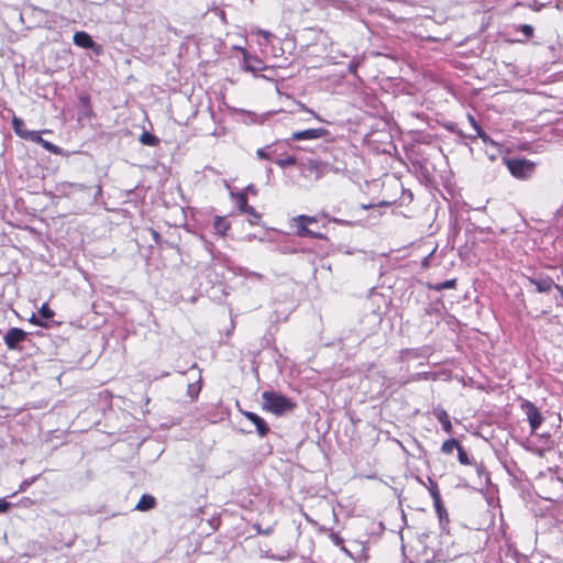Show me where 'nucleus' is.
I'll return each instance as SVG.
<instances>
[{"label":"nucleus","mask_w":563,"mask_h":563,"mask_svg":"<svg viewBox=\"0 0 563 563\" xmlns=\"http://www.w3.org/2000/svg\"><path fill=\"white\" fill-rule=\"evenodd\" d=\"M262 398L264 409L277 416L295 408V404L289 398L275 391H264Z\"/></svg>","instance_id":"obj_1"},{"label":"nucleus","mask_w":563,"mask_h":563,"mask_svg":"<svg viewBox=\"0 0 563 563\" xmlns=\"http://www.w3.org/2000/svg\"><path fill=\"white\" fill-rule=\"evenodd\" d=\"M308 169L320 178L329 173L340 174L346 172V164L342 161H334L333 163L323 159H309Z\"/></svg>","instance_id":"obj_2"},{"label":"nucleus","mask_w":563,"mask_h":563,"mask_svg":"<svg viewBox=\"0 0 563 563\" xmlns=\"http://www.w3.org/2000/svg\"><path fill=\"white\" fill-rule=\"evenodd\" d=\"M510 174L518 179H528L534 172V164L528 159L505 158Z\"/></svg>","instance_id":"obj_3"},{"label":"nucleus","mask_w":563,"mask_h":563,"mask_svg":"<svg viewBox=\"0 0 563 563\" xmlns=\"http://www.w3.org/2000/svg\"><path fill=\"white\" fill-rule=\"evenodd\" d=\"M529 283L536 286L538 292H549L553 288L559 291V297L556 298V305L563 306V287L556 285L552 278L548 276L532 277L529 278Z\"/></svg>","instance_id":"obj_4"},{"label":"nucleus","mask_w":563,"mask_h":563,"mask_svg":"<svg viewBox=\"0 0 563 563\" xmlns=\"http://www.w3.org/2000/svg\"><path fill=\"white\" fill-rule=\"evenodd\" d=\"M521 409L527 416L531 431L536 432L543 422V417L539 411L538 407L529 400H523L521 404Z\"/></svg>","instance_id":"obj_5"},{"label":"nucleus","mask_w":563,"mask_h":563,"mask_svg":"<svg viewBox=\"0 0 563 563\" xmlns=\"http://www.w3.org/2000/svg\"><path fill=\"white\" fill-rule=\"evenodd\" d=\"M238 208L242 213H246L251 217L250 223L257 224L261 220V214L247 203V197L245 192H240L236 196Z\"/></svg>","instance_id":"obj_6"},{"label":"nucleus","mask_w":563,"mask_h":563,"mask_svg":"<svg viewBox=\"0 0 563 563\" xmlns=\"http://www.w3.org/2000/svg\"><path fill=\"white\" fill-rule=\"evenodd\" d=\"M27 336V333L20 328H11L4 335V343L9 350H18L21 342Z\"/></svg>","instance_id":"obj_7"},{"label":"nucleus","mask_w":563,"mask_h":563,"mask_svg":"<svg viewBox=\"0 0 563 563\" xmlns=\"http://www.w3.org/2000/svg\"><path fill=\"white\" fill-rule=\"evenodd\" d=\"M328 134V131L323 128L319 129H307L303 131L294 132L291 135V140L302 141V140H316L321 139Z\"/></svg>","instance_id":"obj_8"},{"label":"nucleus","mask_w":563,"mask_h":563,"mask_svg":"<svg viewBox=\"0 0 563 563\" xmlns=\"http://www.w3.org/2000/svg\"><path fill=\"white\" fill-rule=\"evenodd\" d=\"M243 415L251 421L254 423V426L256 427V430H257V433L260 434V437H265L268 431H269V428L267 426V423L265 422V420L260 417L258 415L254 413V412H251V411H243Z\"/></svg>","instance_id":"obj_9"},{"label":"nucleus","mask_w":563,"mask_h":563,"mask_svg":"<svg viewBox=\"0 0 563 563\" xmlns=\"http://www.w3.org/2000/svg\"><path fill=\"white\" fill-rule=\"evenodd\" d=\"M243 68L246 71L256 73L258 70L264 69V65L261 59H258L257 57L247 55L246 52L244 51Z\"/></svg>","instance_id":"obj_10"},{"label":"nucleus","mask_w":563,"mask_h":563,"mask_svg":"<svg viewBox=\"0 0 563 563\" xmlns=\"http://www.w3.org/2000/svg\"><path fill=\"white\" fill-rule=\"evenodd\" d=\"M434 417L439 420V422L442 424L443 430L446 433H452L453 427L450 420V417L448 412L443 408H434L433 409Z\"/></svg>","instance_id":"obj_11"},{"label":"nucleus","mask_w":563,"mask_h":563,"mask_svg":"<svg viewBox=\"0 0 563 563\" xmlns=\"http://www.w3.org/2000/svg\"><path fill=\"white\" fill-rule=\"evenodd\" d=\"M73 41L77 46L82 48H92L95 45V42L91 38V36L82 31L76 32L74 34Z\"/></svg>","instance_id":"obj_12"},{"label":"nucleus","mask_w":563,"mask_h":563,"mask_svg":"<svg viewBox=\"0 0 563 563\" xmlns=\"http://www.w3.org/2000/svg\"><path fill=\"white\" fill-rule=\"evenodd\" d=\"M231 228L230 222L225 217L217 216L213 219V229L220 235H225L228 230Z\"/></svg>","instance_id":"obj_13"},{"label":"nucleus","mask_w":563,"mask_h":563,"mask_svg":"<svg viewBox=\"0 0 563 563\" xmlns=\"http://www.w3.org/2000/svg\"><path fill=\"white\" fill-rule=\"evenodd\" d=\"M156 500L153 496L144 494L139 503L136 504L135 509L140 511H147L155 507Z\"/></svg>","instance_id":"obj_14"},{"label":"nucleus","mask_w":563,"mask_h":563,"mask_svg":"<svg viewBox=\"0 0 563 563\" xmlns=\"http://www.w3.org/2000/svg\"><path fill=\"white\" fill-rule=\"evenodd\" d=\"M12 125L14 129V132L22 139L27 140L30 133L32 131L27 130L25 128V124L22 119L14 117L12 120Z\"/></svg>","instance_id":"obj_15"},{"label":"nucleus","mask_w":563,"mask_h":563,"mask_svg":"<svg viewBox=\"0 0 563 563\" xmlns=\"http://www.w3.org/2000/svg\"><path fill=\"white\" fill-rule=\"evenodd\" d=\"M276 153H277V151L274 147V145H267L265 147L258 148L256 151V156L260 159L271 161Z\"/></svg>","instance_id":"obj_16"},{"label":"nucleus","mask_w":563,"mask_h":563,"mask_svg":"<svg viewBox=\"0 0 563 563\" xmlns=\"http://www.w3.org/2000/svg\"><path fill=\"white\" fill-rule=\"evenodd\" d=\"M140 142L143 145L156 146L159 143V139L150 132H143L140 136Z\"/></svg>","instance_id":"obj_17"},{"label":"nucleus","mask_w":563,"mask_h":563,"mask_svg":"<svg viewBox=\"0 0 563 563\" xmlns=\"http://www.w3.org/2000/svg\"><path fill=\"white\" fill-rule=\"evenodd\" d=\"M308 224H301L299 223L298 228H297V235L298 236H301V238H322V234L320 233H316L313 232L312 230L308 229L307 228Z\"/></svg>","instance_id":"obj_18"},{"label":"nucleus","mask_w":563,"mask_h":563,"mask_svg":"<svg viewBox=\"0 0 563 563\" xmlns=\"http://www.w3.org/2000/svg\"><path fill=\"white\" fill-rule=\"evenodd\" d=\"M437 515L439 517L440 523L443 525L444 522H449V515L445 510L442 500H439L438 503H433Z\"/></svg>","instance_id":"obj_19"},{"label":"nucleus","mask_w":563,"mask_h":563,"mask_svg":"<svg viewBox=\"0 0 563 563\" xmlns=\"http://www.w3.org/2000/svg\"><path fill=\"white\" fill-rule=\"evenodd\" d=\"M460 446V443L455 439L445 440L442 443L441 452L444 454H451L455 449Z\"/></svg>","instance_id":"obj_20"},{"label":"nucleus","mask_w":563,"mask_h":563,"mask_svg":"<svg viewBox=\"0 0 563 563\" xmlns=\"http://www.w3.org/2000/svg\"><path fill=\"white\" fill-rule=\"evenodd\" d=\"M456 286V279H449L442 283H438L435 285H431L430 288L435 291H442L444 289H452Z\"/></svg>","instance_id":"obj_21"},{"label":"nucleus","mask_w":563,"mask_h":563,"mask_svg":"<svg viewBox=\"0 0 563 563\" xmlns=\"http://www.w3.org/2000/svg\"><path fill=\"white\" fill-rule=\"evenodd\" d=\"M275 163L282 167V168H286V167H289V166H294L296 163H297V159L295 156H291V155H288L286 157H283V158H277L275 161Z\"/></svg>","instance_id":"obj_22"},{"label":"nucleus","mask_w":563,"mask_h":563,"mask_svg":"<svg viewBox=\"0 0 563 563\" xmlns=\"http://www.w3.org/2000/svg\"><path fill=\"white\" fill-rule=\"evenodd\" d=\"M429 482H430L429 492L432 497V500H433V503H438L439 500H441L438 484L434 483L432 479H429Z\"/></svg>","instance_id":"obj_23"},{"label":"nucleus","mask_w":563,"mask_h":563,"mask_svg":"<svg viewBox=\"0 0 563 563\" xmlns=\"http://www.w3.org/2000/svg\"><path fill=\"white\" fill-rule=\"evenodd\" d=\"M457 459H459V462L461 464H463V465L472 464L467 453L465 452V450L461 445L457 448Z\"/></svg>","instance_id":"obj_24"},{"label":"nucleus","mask_w":563,"mask_h":563,"mask_svg":"<svg viewBox=\"0 0 563 563\" xmlns=\"http://www.w3.org/2000/svg\"><path fill=\"white\" fill-rule=\"evenodd\" d=\"M200 389H201L200 385L192 383V384L188 385L187 394L190 398L195 399L198 397Z\"/></svg>","instance_id":"obj_25"},{"label":"nucleus","mask_w":563,"mask_h":563,"mask_svg":"<svg viewBox=\"0 0 563 563\" xmlns=\"http://www.w3.org/2000/svg\"><path fill=\"white\" fill-rule=\"evenodd\" d=\"M38 313L44 319H51L54 317V311L48 307L47 303H44L41 309L38 310Z\"/></svg>","instance_id":"obj_26"},{"label":"nucleus","mask_w":563,"mask_h":563,"mask_svg":"<svg viewBox=\"0 0 563 563\" xmlns=\"http://www.w3.org/2000/svg\"><path fill=\"white\" fill-rule=\"evenodd\" d=\"M42 146H43L46 151H48V152H51V153H53V154H60V152H62L60 147H58L57 145H55V144H53V143H51V142L46 141V140H44V141H43Z\"/></svg>","instance_id":"obj_27"},{"label":"nucleus","mask_w":563,"mask_h":563,"mask_svg":"<svg viewBox=\"0 0 563 563\" xmlns=\"http://www.w3.org/2000/svg\"><path fill=\"white\" fill-rule=\"evenodd\" d=\"M69 188H70V194H74L76 191H82V192H88L90 191V188L86 187L85 185H81V184H70L69 185Z\"/></svg>","instance_id":"obj_28"},{"label":"nucleus","mask_w":563,"mask_h":563,"mask_svg":"<svg viewBox=\"0 0 563 563\" xmlns=\"http://www.w3.org/2000/svg\"><path fill=\"white\" fill-rule=\"evenodd\" d=\"M29 141L35 142L40 145L43 144L44 139L41 136L38 131H32L27 137Z\"/></svg>","instance_id":"obj_29"},{"label":"nucleus","mask_w":563,"mask_h":563,"mask_svg":"<svg viewBox=\"0 0 563 563\" xmlns=\"http://www.w3.org/2000/svg\"><path fill=\"white\" fill-rule=\"evenodd\" d=\"M294 221H297L301 224H309L316 222V219L308 216H298L297 218L294 219Z\"/></svg>","instance_id":"obj_30"},{"label":"nucleus","mask_w":563,"mask_h":563,"mask_svg":"<svg viewBox=\"0 0 563 563\" xmlns=\"http://www.w3.org/2000/svg\"><path fill=\"white\" fill-rule=\"evenodd\" d=\"M520 31L526 35V37H531L533 35V27L529 24L520 25Z\"/></svg>","instance_id":"obj_31"},{"label":"nucleus","mask_w":563,"mask_h":563,"mask_svg":"<svg viewBox=\"0 0 563 563\" xmlns=\"http://www.w3.org/2000/svg\"><path fill=\"white\" fill-rule=\"evenodd\" d=\"M475 134L468 135L471 140H475L477 137H481V134L485 133V131L482 129V126L478 124L474 128Z\"/></svg>","instance_id":"obj_32"},{"label":"nucleus","mask_w":563,"mask_h":563,"mask_svg":"<svg viewBox=\"0 0 563 563\" xmlns=\"http://www.w3.org/2000/svg\"><path fill=\"white\" fill-rule=\"evenodd\" d=\"M10 508V504L4 499H0V514L5 512Z\"/></svg>","instance_id":"obj_33"},{"label":"nucleus","mask_w":563,"mask_h":563,"mask_svg":"<svg viewBox=\"0 0 563 563\" xmlns=\"http://www.w3.org/2000/svg\"><path fill=\"white\" fill-rule=\"evenodd\" d=\"M479 139H482V141H483L485 144H488V143H489V144H494V145H495V142L490 139V136H489L488 134H486V132H485V133H483V134H481V137H479Z\"/></svg>","instance_id":"obj_34"},{"label":"nucleus","mask_w":563,"mask_h":563,"mask_svg":"<svg viewBox=\"0 0 563 563\" xmlns=\"http://www.w3.org/2000/svg\"><path fill=\"white\" fill-rule=\"evenodd\" d=\"M467 119L472 125V128L474 129L476 125H478L477 121L475 120V118L472 115V114H468L467 115Z\"/></svg>","instance_id":"obj_35"},{"label":"nucleus","mask_w":563,"mask_h":563,"mask_svg":"<svg viewBox=\"0 0 563 563\" xmlns=\"http://www.w3.org/2000/svg\"><path fill=\"white\" fill-rule=\"evenodd\" d=\"M30 321L34 324H37V325H44L35 316H32V318L30 319Z\"/></svg>","instance_id":"obj_36"},{"label":"nucleus","mask_w":563,"mask_h":563,"mask_svg":"<svg viewBox=\"0 0 563 563\" xmlns=\"http://www.w3.org/2000/svg\"><path fill=\"white\" fill-rule=\"evenodd\" d=\"M261 34H262L264 37H266V38H268V37L271 36V33H269V32H267V31H261Z\"/></svg>","instance_id":"obj_37"},{"label":"nucleus","mask_w":563,"mask_h":563,"mask_svg":"<svg viewBox=\"0 0 563 563\" xmlns=\"http://www.w3.org/2000/svg\"><path fill=\"white\" fill-rule=\"evenodd\" d=\"M246 190L250 191V192H253V194L256 192V190L254 189V187L252 185L247 186Z\"/></svg>","instance_id":"obj_38"},{"label":"nucleus","mask_w":563,"mask_h":563,"mask_svg":"<svg viewBox=\"0 0 563 563\" xmlns=\"http://www.w3.org/2000/svg\"><path fill=\"white\" fill-rule=\"evenodd\" d=\"M477 473H478V475H479V476L482 475V473H484V471H483V467H482V466H478V467H477Z\"/></svg>","instance_id":"obj_39"},{"label":"nucleus","mask_w":563,"mask_h":563,"mask_svg":"<svg viewBox=\"0 0 563 563\" xmlns=\"http://www.w3.org/2000/svg\"><path fill=\"white\" fill-rule=\"evenodd\" d=\"M81 101H82V102H85V103H87V104H88V102H89V100H88V98H87V97H81Z\"/></svg>","instance_id":"obj_40"},{"label":"nucleus","mask_w":563,"mask_h":563,"mask_svg":"<svg viewBox=\"0 0 563 563\" xmlns=\"http://www.w3.org/2000/svg\"><path fill=\"white\" fill-rule=\"evenodd\" d=\"M303 109H305L306 111H308L309 113H312L313 115H316V113H314L312 110H308V109H307V108H305V107H303Z\"/></svg>","instance_id":"obj_41"},{"label":"nucleus","mask_w":563,"mask_h":563,"mask_svg":"<svg viewBox=\"0 0 563 563\" xmlns=\"http://www.w3.org/2000/svg\"><path fill=\"white\" fill-rule=\"evenodd\" d=\"M100 192H101V187H100V186H98V187H97V194H100Z\"/></svg>","instance_id":"obj_42"},{"label":"nucleus","mask_w":563,"mask_h":563,"mask_svg":"<svg viewBox=\"0 0 563 563\" xmlns=\"http://www.w3.org/2000/svg\"><path fill=\"white\" fill-rule=\"evenodd\" d=\"M153 235H154L155 238H157V236H158L157 232H155V231H153Z\"/></svg>","instance_id":"obj_43"}]
</instances>
